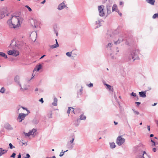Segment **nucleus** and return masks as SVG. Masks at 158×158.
Returning a JSON list of instances; mask_svg holds the SVG:
<instances>
[{"mask_svg": "<svg viewBox=\"0 0 158 158\" xmlns=\"http://www.w3.org/2000/svg\"><path fill=\"white\" fill-rule=\"evenodd\" d=\"M82 89H80V91L81 92H82Z\"/></svg>", "mask_w": 158, "mask_h": 158, "instance_id": "338daca9", "label": "nucleus"}, {"mask_svg": "<svg viewBox=\"0 0 158 158\" xmlns=\"http://www.w3.org/2000/svg\"><path fill=\"white\" fill-rule=\"evenodd\" d=\"M154 136L153 134H151L150 135V137H153Z\"/></svg>", "mask_w": 158, "mask_h": 158, "instance_id": "052dcab7", "label": "nucleus"}, {"mask_svg": "<svg viewBox=\"0 0 158 158\" xmlns=\"http://www.w3.org/2000/svg\"><path fill=\"white\" fill-rule=\"evenodd\" d=\"M45 56V55H44L43 56H42L40 58V59H41L43 58Z\"/></svg>", "mask_w": 158, "mask_h": 158, "instance_id": "13d9d810", "label": "nucleus"}, {"mask_svg": "<svg viewBox=\"0 0 158 158\" xmlns=\"http://www.w3.org/2000/svg\"><path fill=\"white\" fill-rule=\"evenodd\" d=\"M119 4H120V5H122L123 4V2H120Z\"/></svg>", "mask_w": 158, "mask_h": 158, "instance_id": "e2e57ef3", "label": "nucleus"}, {"mask_svg": "<svg viewBox=\"0 0 158 158\" xmlns=\"http://www.w3.org/2000/svg\"><path fill=\"white\" fill-rule=\"evenodd\" d=\"M107 46L108 47H109V46H110V47H111L112 46V45H111V44L110 43H109L107 45Z\"/></svg>", "mask_w": 158, "mask_h": 158, "instance_id": "09e8293b", "label": "nucleus"}, {"mask_svg": "<svg viewBox=\"0 0 158 158\" xmlns=\"http://www.w3.org/2000/svg\"><path fill=\"white\" fill-rule=\"evenodd\" d=\"M118 10L117 9V6L116 4H114L112 8V11H116L117 12Z\"/></svg>", "mask_w": 158, "mask_h": 158, "instance_id": "412c9836", "label": "nucleus"}, {"mask_svg": "<svg viewBox=\"0 0 158 158\" xmlns=\"http://www.w3.org/2000/svg\"><path fill=\"white\" fill-rule=\"evenodd\" d=\"M21 107L22 108H23V110H26L27 112V113H28V114H29L30 113V111L29 110H28L26 108H25L23 106H21Z\"/></svg>", "mask_w": 158, "mask_h": 158, "instance_id": "f704fd0d", "label": "nucleus"}, {"mask_svg": "<svg viewBox=\"0 0 158 158\" xmlns=\"http://www.w3.org/2000/svg\"><path fill=\"white\" fill-rule=\"evenodd\" d=\"M139 52L138 51L136 50H134L132 52L131 57L133 61H134L135 60L138 59L139 58L138 56Z\"/></svg>", "mask_w": 158, "mask_h": 158, "instance_id": "7ed1b4c3", "label": "nucleus"}, {"mask_svg": "<svg viewBox=\"0 0 158 158\" xmlns=\"http://www.w3.org/2000/svg\"><path fill=\"white\" fill-rule=\"evenodd\" d=\"M28 113L25 114L24 113H20L19 114L18 119H20L19 121V122H21L23 120L26 116L28 115Z\"/></svg>", "mask_w": 158, "mask_h": 158, "instance_id": "423d86ee", "label": "nucleus"}, {"mask_svg": "<svg viewBox=\"0 0 158 158\" xmlns=\"http://www.w3.org/2000/svg\"><path fill=\"white\" fill-rule=\"evenodd\" d=\"M105 85L107 86V88L108 89L110 90L113 91V89L111 87V86L107 84H105Z\"/></svg>", "mask_w": 158, "mask_h": 158, "instance_id": "bb28decb", "label": "nucleus"}, {"mask_svg": "<svg viewBox=\"0 0 158 158\" xmlns=\"http://www.w3.org/2000/svg\"><path fill=\"white\" fill-rule=\"evenodd\" d=\"M20 77L18 75H16L15 76L14 78L15 81L16 83L19 86H21V83L19 81Z\"/></svg>", "mask_w": 158, "mask_h": 158, "instance_id": "9d476101", "label": "nucleus"}, {"mask_svg": "<svg viewBox=\"0 0 158 158\" xmlns=\"http://www.w3.org/2000/svg\"><path fill=\"white\" fill-rule=\"evenodd\" d=\"M146 1L148 3L153 5L154 4L155 0H146Z\"/></svg>", "mask_w": 158, "mask_h": 158, "instance_id": "f3484780", "label": "nucleus"}, {"mask_svg": "<svg viewBox=\"0 0 158 158\" xmlns=\"http://www.w3.org/2000/svg\"><path fill=\"white\" fill-rule=\"evenodd\" d=\"M71 108H72V109H73V110H72V112H73V113L75 114V113L74 112V109L73 108V107H72Z\"/></svg>", "mask_w": 158, "mask_h": 158, "instance_id": "603ef678", "label": "nucleus"}, {"mask_svg": "<svg viewBox=\"0 0 158 158\" xmlns=\"http://www.w3.org/2000/svg\"><path fill=\"white\" fill-rule=\"evenodd\" d=\"M72 54V52H67L66 53V55L69 56V57H70L71 56V54Z\"/></svg>", "mask_w": 158, "mask_h": 158, "instance_id": "2f4dec72", "label": "nucleus"}, {"mask_svg": "<svg viewBox=\"0 0 158 158\" xmlns=\"http://www.w3.org/2000/svg\"><path fill=\"white\" fill-rule=\"evenodd\" d=\"M135 103L137 104V106H139L140 104V102H135Z\"/></svg>", "mask_w": 158, "mask_h": 158, "instance_id": "49530a36", "label": "nucleus"}, {"mask_svg": "<svg viewBox=\"0 0 158 158\" xmlns=\"http://www.w3.org/2000/svg\"><path fill=\"white\" fill-rule=\"evenodd\" d=\"M5 91V89L3 87H2L0 90V92L2 93H4Z\"/></svg>", "mask_w": 158, "mask_h": 158, "instance_id": "7c9ffc66", "label": "nucleus"}, {"mask_svg": "<svg viewBox=\"0 0 158 158\" xmlns=\"http://www.w3.org/2000/svg\"><path fill=\"white\" fill-rule=\"evenodd\" d=\"M57 99L56 98H54L53 102L52 103V105L54 106H56L57 105Z\"/></svg>", "mask_w": 158, "mask_h": 158, "instance_id": "5701e85b", "label": "nucleus"}, {"mask_svg": "<svg viewBox=\"0 0 158 158\" xmlns=\"http://www.w3.org/2000/svg\"><path fill=\"white\" fill-rule=\"evenodd\" d=\"M13 50H10L8 52V54L10 55H13Z\"/></svg>", "mask_w": 158, "mask_h": 158, "instance_id": "c756f323", "label": "nucleus"}, {"mask_svg": "<svg viewBox=\"0 0 158 158\" xmlns=\"http://www.w3.org/2000/svg\"><path fill=\"white\" fill-rule=\"evenodd\" d=\"M114 123L115 125H116L117 124H118V123L117 122H116L115 121L114 122Z\"/></svg>", "mask_w": 158, "mask_h": 158, "instance_id": "680f3d73", "label": "nucleus"}, {"mask_svg": "<svg viewBox=\"0 0 158 158\" xmlns=\"http://www.w3.org/2000/svg\"><path fill=\"white\" fill-rule=\"evenodd\" d=\"M102 20L101 19H99L97 21H96V24H98L99 26L98 27H100L102 25L101 23V22L102 21Z\"/></svg>", "mask_w": 158, "mask_h": 158, "instance_id": "cd10ccee", "label": "nucleus"}, {"mask_svg": "<svg viewBox=\"0 0 158 158\" xmlns=\"http://www.w3.org/2000/svg\"><path fill=\"white\" fill-rule=\"evenodd\" d=\"M14 42V41H12V42L10 44V46H11V47H13V44H12Z\"/></svg>", "mask_w": 158, "mask_h": 158, "instance_id": "c03bdc74", "label": "nucleus"}, {"mask_svg": "<svg viewBox=\"0 0 158 158\" xmlns=\"http://www.w3.org/2000/svg\"><path fill=\"white\" fill-rule=\"evenodd\" d=\"M86 118V117L85 116L83 115H81L80 116V119L81 120H84Z\"/></svg>", "mask_w": 158, "mask_h": 158, "instance_id": "c85d7f7f", "label": "nucleus"}, {"mask_svg": "<svg viewBox=\"0 0 158 158\" xmlns=\"http://www.w3.org/2000/svg\"><path fill=\"white\" fill-rule=\"evenodd\" d=\"M45 1H46L45 0H44L42 2H41V4H44L45 3Z\"/></svg>", "mask_w": 158, "mask_h": 158, "instance_id": "4d7b16f0", "label": "nucleus"}, {"mask_svg": "<svg viewBox=\"0 0 158 158\" xmlns=\"http://www.w3.org/2000/svg\"><path fill=\"white\" fill-rule=\"evenodd\" d=\"M119 15L120 16H122V14L121 13H118Z\"/></svg>", "mask_w": 158, "mask_h": 158, "instance_id": "774afa93", "label": "nucleus"}, {"mask_svg": "<svg viewBox=\"0 0 158 158\" xmlns=\"http://www.w3.org/2000/svg\"><path fill=\"white\" fill-rule=\"evenodd\" d=\"M110 148H114L115 147L116 145L114 142H112L110 143Z\"/></svg>", "mask_w": 158, "mask_h": 158, "instance_id": "a878e982", "label": "nucleus"}, {"mask_svg": "<svg viewBox=\"0 0 158 158\" xmlns=\"http://www.w3.org/2000/svg\"><path fill=\"white\" fill-rule=\"evenodd\" d=\"M156 103H154L153 105H152V106H156Z\"/></svg>", "mask_w": 158, "mask_h": 158, "instance_id": "69168bd1", "label": "nucleus"}, {"mask_svg": "<svg viewBox=\"0 0 158 158\" xmlns=\"http://www.w3.org/2000/svg\"><path fill=\"white\" fill-rule=\"evenodd\" d=\"M23 20L22 18L15 16L12 17L11 19L8 20L7 23L10 28H15L19 27Z\"/></svg>", "mask_w": 158, "mask_h": 158, "instance_id": "f257e3e1", "label": "nucleus"}, {"mask_svg": "<svg viewBox=\"0 0 158 158\" xmlns=\"http://www.w3.org/2000/svg\"><path fill=\"white\" fill-rule=\"evenodd\" d=\"M125 141V139L122 138L121 136H119L117 138L116 143L118 145L120 146L123 144Z\"/></svg>", "mask_w": 158, "mask_h": 158, "instance_id": "20e7f679", "label": "nucleus"}, {"mask_svg": "<svg viewBox=\"0 0 158 158\" xmlns=\"http://www.w3.org/2000/svg\"><path fill=\"white\" fill-rule=\"evenodd\" d=\"M17 158H21V155L20 153H19V154L18 155Z\"/></svg>", "mask_w": 158, "mask_h": 158, "instance_id": "864d4df0", "label": "nucleus"}, {"mask_svg": "<svg viewBox=\"0 0 158 158\" xmlns=\"http://www.w3.org/2000/svg\"><path fill=\"white\" fill-rule=\"evenodd\" d=\"M19 52L18 51L15 50H13V56H16L19 55Z\"/></svg>", "mask_w": 158, "mask_h": 158, "instance_id": "4be33fe9", "label": "nucleus"}, {"mask_svg": "<svg viewBox=\"0 0 158 158\" xmlns=\"http://www.w3.org/2000/svg\"><path fill=\"white\" fill-rule=\"evenodd\" d=\"M0 56H2L5 59H7V55L4 52H0Z\"/></svg>", "mask_w": 158, "mask_h": 158, "instance_id": "6ab92c4d", "label": "nucleus"}, {"mask_svg": "<svg viewBox=\"0 0 158 158\" xmlns=\"http://www.w3.org/2000/svg\"><path fill=\"white\" fill-rule=\"evenodd\" d=\"M21 90L24 91V90H27L28 89V86H29L28 85H24L23 86V88L22 87L21 85V86H19Z\"/></svg>", "mask_w": 158, "mask_h": 158, "instance_id": "2eb2a0df", "label": "nucleus"}, {"mask_svg": "<svg viewBox=\"0 0 158 158\" xmlns=\"http://www.w3.org/2000/svg\"><path fill=\"white\" fill-rule=\"evenodd\" d=\"M74 138H73V139H72V140H70V143H73V141H74Z\"/></svg>", "mask_w": 158, "mask_h": 158, "instance_id": "3c124183", "label": "nucleus"}, {"mask_svg": "<svg viewBox=\"0 0 158 158\" xmlns=\"http://www.w3.org/2000/svg\"><path fill=\"white\" fill-rule=\"evenodd\" d=\"M88 86L89 87H91L93 86V84L92 83H90L88 85Z\"/></svg>", "mask_w": 158, "mask_h": 158, "instance_id": "37998d69", "label": "nucleus"}, {"mask_svg": "<svg viewBox=\"0 0 158 158\" xmlns=\"http://www.w3.org/2000/svg\"><path fill=\"white\" fill-rule=\"evenodd\" d=\"M106 9H107V14L108 15L110 14L111 13V5H107L106 6Z\"/></svg>", "mask_w": 158, "mask_h": 158, "instance_id": "f8f14e48", "label": "nucleus"}, {"mask_svg": "<svg viewBox=\"0 0 158 158\" xmlns=\"http://www.w3.org/2000/svg\"><path fill=\"white\" fill-rule=\"evenodd\" d=\"M104 7L103 5L99 6L98 7L99 15L101 17H103L105 15V13L104 12Z\"/></svg>", "mask_w": 158, "mask_h": 158, "instance_id": "39448f33", "label": "nucleus"}, {"mask_svg": "<svg viewBox=\"0 0 158 158\" xmlns=\"http://www.w3.org/2000/svg\"><path fill=\"white\" fill-rule=\"evenodd\" d=\"M25 7H26V8H27L28 9V10L29 11H32V9H31V8L29 6H28L26 5L25 6Z\"/></svg>", "mask_w": 158, "mask_h": 158, "instance_id": "e433bc0d", "label": "nucleus"}, {"mask_svg": "<svg viewBox=\"0 0 158 158\" xmlns=\"http://www.w3.org/2000/svg\"><path fill=\"white\" fill-rule=\"evenodd\" d=\"M30 157V156L28 154H26V158H29Z\"/></svg>", "mask_w": 158, "mask_h": 158, "instance_id": "a18cd8bd", "label": "nucleus"}, {"mask_svg": "<svg viewBox=\"0 0 158 158\" xmlns=\"http://www.w3.org/2000/svg\"><path fill=\"white\" fill-rule=\"evenodd\" d=\"M42 67V65L40 64L39 65H37L36 67L34 69L33 71H39L40 69H41Z\"/></svg>", "mask_w": 158, "mask_h": 158, "instance_id": "ddd939ff", "label": "nucleus"}, {"mask_svg": "<svg viewBox=\"0 0 158 158\" xmlns=\"http://www.w3.org/2000/svg\"><path fill=\"white\" fill-rule=\"evenodd\" d=\"M66 6L64 4V2H63L58 6L57 9L59 10H61L63 9Z\"/></svg>", "mask_w": 158, "mask_h": 158, "instance_id": "9b49d317", "label": "nucleus"}, {"mask_svg": "<svg viewBox=\"0 0 158 158\" xmlns=\"http://www.w3.org/2000/svg\"><path fill=\"white\" fill-rule=\"evenodd\" d=\"M16 154L15 153H13L12 155L11 156V157L15 158V157Z\"/></svg>", "mask_w": 158, "mask_h": 158, "instance_id": "ea45409f", "label": "nucleus"}, {"mask_svg": "<svg viewBox=\"0 0 158 158\" xmlns=\"http://www.w3.org/2000/svg\"><path fill=\"white\" fill-rule=\"evenodd\" d=\"M135 100H136V101H137V100H139V97L138 96H137L136 97V99H135Z\"/></svg>", "mask_w": 158, "mask_h": 158, "instance_id": "6e6d98bb", "label": "nucleus"}, {"mask_svg": "<svg viewBox=\"0 0 158 158\" xmlns=\"http://www.w3.org/2000/svg\"><path fill=\"white\" fill-rule=\"evenodd\" d=\"M5 17L4 13L2 10H0V19Z\"/></svg>", "mask_w": 158, "mask_h": 158, "instance_id": "a211bd4d", "label": "nucleus"}, {"mask_svg": "<svg viewBox=\"0 0 158 158\" xmlns=\"http://www.w3.org/2000/svg\"><path fill=\"white\" fill-rule=\"evenodd\" d=\"M5 129L8 130H12L14 129L13 127L8 123H6L4 124Z\"/></svg>", "mask_w": 158, "mask_h": 158, "instance_id": "1a4fd4ad", "label": "nucleus"}, {"mask_svg": "<svg viewBox=\"0 0 158 158\" xmlns=\"http://www.w3.org/2000/svg\"><path fill=\"white\" fill-rule=\"evenodd\" d=\"M71 107H68V110L67 111V113L68 114H69L70 113V110H71Z\"/></svg>", "mask_w": 158, "mask_h": 158, "instance_id": "4c0bfd02", "label": "nucleus"}, {"mask_svg": "<svg viewBox=\"0 0 158 158\" xmlns=\"http://www.w3.org/2000/svg\"><path fill=\"white\" fill-rule=\"evenodd\" d=\"M35 91H38V88H36L35 89Z\"/></svg>", "mask_w": 158, "mask_h": 158, "instance_id": "0e129e2a", "label": "nucleus"}, {"mask_svg": "<svg viewBox=\"0 0 158 158\" xmlns=\"http://www.w3.org/2000/svg\"><path fill=\"white\" fill-rule=\"evenodd\" d=\"M147 127H148V131H150V126H147Z\"/></svg>", "mask_w": 158, "mask_h": 158, "instance_id": "5fc2aeb1", "label": "nucleus"}, {"mask_svg": "<svg viewBox=\"0 0 158 158\" xmlns=\"http://www.w3.org/2000/svg\"><path fill=\"white\" fill-rule=\"evenodd\" d=\"M30 23L31 26L35 28L38 27V22L37 20L35 19H32L30 20Z\"/></svg>", "mask_w": 158, "mask_h": 158, "instance_id": "0eeeda50", "label": "nucleus"}, {"mask_svg": "<svg viewBox=\"0 0 158 158\" xmlns=\"http://www.w3.org/2000/svg\"><path fill=\"white\" fill-rule=\"evenodd\" d=\"M39 101L40 102H41L42 103H43L44 102V101L42 98H40Z\"/></svg>", "mask_w": 158, "mask_h": 158, "instance_id": "79ce46f5", "label": "nucleus"}, {"mask_svg": "<svg viewBox=\"0 0 158 158\" xmlns=\"http://www.w3.org/2000/svg\"><path fill=\"white\" fill-rule=\"evenodd\" d=\"M152 151L154 152H155L156 151V148H153V149H152Z\"/></svg>", "mask_w": 158, "mask_h": 158, "instance_id": "8fccbe9b", "label": "nucleus"}, {"mask_svg": "<svg viewBox=\"0 0 158 158\" xmlns=\"http://www.w3.org/2000/svg\"><path fill=\"white\" fill-rule=\"evenodd\" d=\"M64 152H61L60 153V154L59 155V156L60 157L61 156H63V155H64Z\"/></svg>", "mask_w": 158, "mask_h": 158, "instance_id": "a19ab883", "label": "nucleus"}, {"mask_svg": "<svg viewBox=\"0 0 158 158\" xmlns=\"http://www.w3.org/2000/svg\"><path fill=\"white\" fill-rule=\"evenodd\" d=\"M151 142H152V143H153V144H152L153 145H155V142L152 140V139L151 140Z\"/></svg>", "mask_w": 158, "mask_h": 158, "instance_id": "de8ad7c7", "label": "nucleus"}, {"mask_svg": "<svg viewBox=\"0 0 158 158\" xmlns=\"http://www.w3.org/2000/svg\"><path fill=\"white\" fill-rule=\"evenodd\" d=\"M137 154L136 158H145L144 157V155L148 156L147 153L145 152L142 150L140 148H137Z\"/></svg>", "mask_w": 158, "mask_h": 158, "instance_id": "f03ea898", "label": "nucleus"}, {"mask_svg": "<svg viewBox=\"0 0 158 158\" xmlns=\"http://www.w3.org/2000/svg\"><path fill=\"white\" fill-rule=\"evenodd\" d=\"M52 111H50L49 112V113L47 114V117L48 118H52Z\"/></svg>", "mask_w": 158, "mask_h": 158, "instance_id": "393cba45", "label": "nucleus"}, {"mask_svg": "<svg viewBox=\"0 0 158 158\" xmlns=\"http://www.w3.org/2000/svg\"><path fill=\"white\" fill-rule=\"evenodd\" d=\"M46 158H50V157H47ZM52 158H56V157L55 156H53Z\"/></svg>", "mask_w": 158, "mask_h": 158, "instance_id": "bf43d9fd", "label": "nucleus"}, {"mask_svg": "<svg viewBox=\"0 0 158 158\" xmlns=\"http://www.w3.org/2000/svg\"><path fill=\"white\" fill-rule=\"evenodd\" d=\"M37 130L33 128L32 130H30L28 133L24 132L23 133L26 136H29L31 135H33L36 132Z\"/></svg>", "mask_w": 158, "mask_h": 158, "instance_id": "6e6552de", "label": "nucleus"}, {"mask_svg": "<svg viewBox=\"0 0 158 158\" xmlns=\"http://www.w3.org/2000/svg\"><path fill=\"white\" fill-rule=\"evenodd\" d=\"M7 150L3 149L2 148H0V156L7 152Z\"/></svg>", "mask_w": 158, "mask_h": 158, "instance_id": "4468645a", "label": "nucleus"}, {"mask_svg": "<svg viewBox=\"0 0 158 158\" xmlns=\"http://www.w3.org/2000/svg\"><path fill=\"white\" fill-rule=\"evenodd\" d=\"M59 46V44L58 43V42H56V44L54 45H52L50 46V47L52 48H57Z\"/></svg>", "mask_w": 158, "mask_h": 158, "instance_id": "aec40b11", "label": "nucleus"}, {"mask_svg": "<svg viewBox=\"0 0 158 158\" xmlns=\"http://www.w3.org/2000/svg\"><path fill=\"white\" fill-rule=\"evenodd\" d=\"M156 18H158V14L157 13L155 14L152 16L153 19H155Z\"/></svg>", "mask_w": 158, "mask_h": 158, "instance_id": "473e14b6", "label": "nucleus"}, {"mask_svg": "<svg viewBox=\"0 0 158 158\" xmlns=\"http://www.w3.org/2000/svg\"><path fill=\"white\" fill-rule=\"evenodd\" d=\"M131 95L132 96H133L134 97H135L137 96L136 94L134 92H132L131 94Z\"/></svg>", "mask_w": 158, "mask_h": 158, "instance_id": "58836bf2", "label": "nucleus"}, {"mask_svg": "<svg viewBox=\"0 0 158 158\" xmlns=\"http://www.w3.org/2000/svg\"><path fill=\"white\" fill-rule=\"evenodd\" d=\"M9 145L10 148L11 149L15 148V147L13 146L12 144L10 143L9 144Z\"/></svg>", "mask_w": 158, "mask_h": 158, "instance_id": "72a5a7b5", "label": "nucleus"}, {"mask_svg": "<svg viewBox=\"0 0 158 158\" xmlns=\"http://www.w3.org/2000/svg\"><path fill=\"white\" fill-rule=\"evenodd\" d=\"M139 96L142 98H145L146 97L145 91H141L139 92Z\"/></svg>", "mask_w": 158, "mask_h": 158, "instance_id": "dca6fc26", "label": "nucleus"}, {"mask_svg": "<svg viewBox=\"0 0 158 158\" xmlns=\"http://www.w3.org/2000/svg\"><path fill=\"white\" fill-rule=\"evenodd\" d=\"M123 39L122 38H119L117 41H116L114 42V44H119L121 42L123 41Z\"/></svg>", "mask_w": 158, "mask_h": 158, "instance_id": "b1692460", "label": "nucleus"}, {"mask_svg": "<svg viewBox=\"0 0 158 158\" xmlns=\"http://www.w3.org/2000/svg\"><path fill=\"white\" fill-rule=\"evenodd\" d=\"M134 113L135 114L138 115L139 114V112L137 111H135L134 109H132Z\"/></svg>", "mask_w": 158, "mask_h": 158, "instance_id": "c9c22d12", "label": "nucleus"}]
</instances>
